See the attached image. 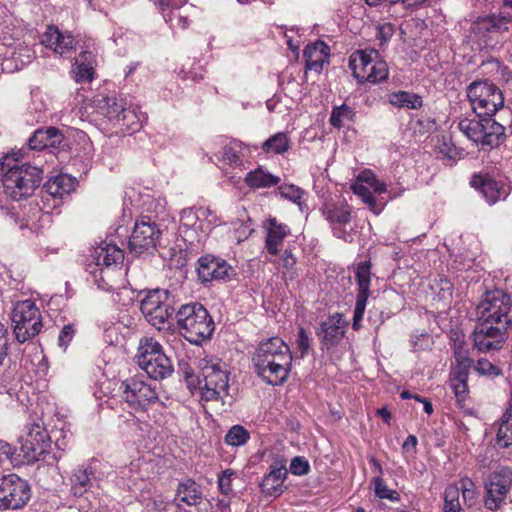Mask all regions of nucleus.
<instances>
[{"instance_id":"59","label":"nucleus","mask_w":512,"mask_h":512,"mask_svg":"<svg viewBox=\"0 0 512 512\" xmlns=\"http://www.w3.org/2000/svg\"><path fill=\"white\" fill-rule=\"evenodd\" d=\"M457 366L455 370L453 371L452 375H459L462 378L468 377V371L470 367L472 366V359H465V360H456Z\"/></svg>"},{"instance_id":"55","label":"nucleus","mask_w":512,"mask_h":512,"mask_svg":"<svg viewBox=\"0 0 512 512\" xmlns=\"http://www.w3.org/2000/svg\"><path fill=\"white\" fill-rule=\"evenodd\" d=\"M280 195L292 202H298L302 197V191L295 185H281L278 188Z\"/></svg>"},{"instance_id":"57","label":"nucleus","mask_w":512,"mask_h":512,"mask_svg":"<svg viewBox=\"0 0 512 512\" xmlns=\"http://www.w3.org/2000/svg\"><path fill=\"white\" fill-rule=\"evenodd\" d=\"M297 349L300 351V356L304 357L310 348V339L304 328L300 327L296 338Z\"/></svg>"},{"instance_id":"64","label":"nucleus","mask_w":512,"mask_h":512,"mask_svg":"<svg viewBox=\"0 0 512 512\" xmlns=\"http://www.w3.org/2000/svg\"><path fill=\"white\" fill-rule=\"evenodd\" d=\"M454 356L456 360H465L469 359L467 350L464 349L461 343L455 345L454 347Z\"/></svg>"},{"instance_id":"3","label":"nucleus","mask_w":512,"mask_h":512,"mask_svg":"<svg viewBox=\"0 0 512 512\" xmlns=\"http://www.w3.org/2000/svg\"><path fill=\"white\" fill-rule=\"evenodd\" d=\"M3 191L14 201H20L33 195L42 181V170L36 166L23 163L18 164L17 159L5 156L0 162Z\"/></svg>"},{"instance_id":"27","label":"nucleus","mask_w":512,"mask_h":512,"mask_svg":"<svg viewBox=\"0 0 512 512\" xmlns=\"http://www.w3.org/2000/svg\"><path fill=\"white\" fill-rule=\"evenodd\" d=\"M482 140L483 149L497 147L505 136V128L497 123L492 116H482Z\"/></svg>"},{"instance_id":"36","label":"nucleus","mask_w":512,"mask_h":512,"mask_svg":"<svg viewBox=\"0 0 512 512\" xmlns=\"http://www.w3.org/2000/svg\"><path fill=\"white\" fill-rule=\"evenodd\" d=\"M496 440L503 448L512 445V398L498 428Z\"/></svg>"},{"instance_id":"13","label":"nucleus","mask_w":512,"mask_h":512,"mask_svg":"<svg viewBox=\"0 0 512 512\" xmlns=\"http://www.w3.org/2000/svg\"><path fill=\"white\" fill-rule=\"evenodd\" d=\"M168 296L167 290L154 289L148 291L140 303V309L147 321L159 330L164 328L174 312L168 303Z\"/></svg>"},{"instance_id":"35","label":"nucleus","mask_w":512,"mask_h":512,"mask_svg":"<svg viewBox=\"0 0 512 512\" xmlns=\"http://www.w3.org/2000/svg\"><path fill=\"white\" fill-rule=\"evenodd\" d=\"M390 104L398 108L418 109L422 107V98L411 92L398 91L389 94Z\"/></svg>"},{"instance_id":"61","label":"nucleus","mask_w":512,"mask_h":512,"mask_svg":"<svg viewBox=\"0 0 512 512\" xmlns=\"http://www.w3.org/2000/svg\"><path fill=\"white\" fill-rule=\"evenodd\" d=\"M295 264L296 258L290 251L285 250L283 255L281 256L280 265L287 271H290L294 268Z\"/></svg>"},{"instance_id":"50","label":"nucleus","mask_w":512,"mask_h":512,"mask_svg":"<svg viewBox=\"0 0 512 512\" xmlns=\"http://www.w3.org/2000/svg\"><path fill=\"white\" fill-rule=\"evenodd\" d=\"M475 370L482 376L497 377L502 374V369L491 363L489 360L481 358L475 365Z\"/></svg>"},{"instance_id":"18","label":"nucleus","mask_w":512,"mask_h":512,"mask_svg":"<svg viewBox=\"0 0 512 512\" xmlns=\"http://www.w3.org/2000/svg\"><path fill=\"white\" fill-rule=\"evenodd\" d=\"M347 323L340 313L330 315L320 325L317 335L320 339L322 349L336 347L345 336Z\"/></svg>"},{"instance_id":"33","label":"nucleus","mask_w":512,"mask_h":512,"mask_svg":"<svg viewBox=\"0 0 512 512\" xmlns=\"http://www.w3.org/2000/svg\"><path fill=\"white\" fill-rule=\"evenodd\" d=\"M325 219L335 229L336 225H346L351 220V209L348 205H327L323 211Z\"/></svg>"},{"instance_id":"11","label":"nucleus","mask_w":512,"mask_h":512,"mask_svg":"<svg viewBox=\"0 0 512 512\" xmlns=\"http://www.w3.org/2000/svg\"><path fill=\"white\" fill-rule=\"evenodd\" d=\"M31 498L28 482L16 474L0 477V510H19L27 505Z\"/></svg>"},{"instance_id":"34","label":"nucleus","mask_w":512,"mask_h":512,"mask_svg":"<svg viewBox=\"0 0 512 512\" xmlns=\"http://www.w3.org/2000/svg\"><path fill=\"white\" fill-rule=\"evenodd\" d=\"M176 499L182 503L193 506L202 500V493L194 481H187L179 484Z\"/></svg>"},{"instance_id":"56","label":"nucleus","mask_w":512,"mask_h":512,"mask_svg":"<svg viewBox=\"0 0 512 512\" xmlns=\"http://www.w3.org/2000/svg\"><path fill=\"white\" fill-rule=\"evenodd\" d=\"M309 463L304 457H295L290 464V472L294 475H305L309 472Z\"/></svg>"},{"instance_id":"8","label":"nucleus","mask_w":512,"mask_h":512,"mask_svg":"<svg viewBox=\"0 0 512 512\" xmlns=\"http://www.w3.org/2000/svg\"><path fill=\"white\" fill-rule=\"evenodd\" d=\"M11 320L16 340L24 343L38 335L43 327L39 308L31 300L19 301L14 305Z\"/></svg>"},{"instance_id":"51","label":"nucleus","mask_w":512,"mask_h":512,"mask_svg":"<svg viewBox=\"0 0 512 512\" xmlns=\"http://www.w3.org/2000/svg\"><path fill=\"white\" fill-rule=\"evenodd\" d=\"M467 378L459 375H452L450 380L451 388L459 401H463L468 393Z\"/></svg>"},{"instance_id":"52","label":"nucleus","mask_w":512,"mask_h":512,"mask_svg":"<svg viewBox=\"0 0 512 512\" xmlns=\"http://www.w3.org/2000/svg\"><path fill=\"white\" fill-rule=\"evenodd\" d=\"M375 494L381 499L396 501L399 499L397 491L390 489L381 478L374 479Z\"/></svg>"},{"instance_id":"14","label":"nucleus","mask_w":512,"mask_h":512,"mask_svg":"<svg viewBox=\"0 0 512 512\" xmlns=\"http://www.w3.org/2000/svg\"><path fill=\"white\" fill-rule=\"evenodd\" d=\"M122 398L135 410H145L158 400L156 386L139 378H130L121 383Z\"/></svg>"},{"instance_id":"39","label":"nucleus","mask_w":512,"mask_h":512,"mask_svg":"<svg viewBox=\"0 0 512 512\" xmlns=\"http://www.w3.org/2000/svg\"><path fill=\"white\" fill-rule=\"evenodd\" d=\"M443 512H464L460 502V488L456 484H450L444 491Z\"/></svg>"},{"instance_id":"30","label":"nucleus","mask_w":512,"mask_h":512,"mask_svg":"<svg viewBox=\"0 0 512 512\" xmlns=\"http://www.w3.org/2000/svg\"><path fill=\"white\" fill-rule=\"evenodd\" d=\"M371 57H379L378 51L374 49L359 50L351 54L349 66L358 82L363 83L369 77L368 74H365V69L368 61H371Z\"/></svg>"},{"instance_id":"54","label":"nucleus","mask_w":512,"mask_h":512,"mask_svg":"<svg viewBox=\"0 0 512 512\" xmlns=\"http://www.w3.org/2000/svg\"><path fill=\"white\" fill-rule=\"evenodd\" d=\"M235 475V472L231 469H226L222 472V474L218 477V486L222 494L230 495L233 491L232 488V477Z\"/></svg>"},{"instance_id":"49","label":"nucleus","mask_w":512,"mask_h":512,"mask_svg":"<svg viewBox=\"0 0 512 512\" xmlns=\"http://www.w3.org/2000/svg\"><path fill=\"white\" fill-rule=\"evenodd\" d=\"M389 70L385 61L379 58L373 64L372 69L369 70V77L365 79V82L379 83L388 78Z\"/></svg>"},{"instance_id":"15","label":"nucleus","mask_w":512,"mask_h":512,"mask_svg":"<svg viewBox=\"0 0 512 512\" xmlns=\"http://www.w3.org/2000/svg\"><path fill=\"white\" fill-rule=\"evenodd\" d=\"M512 485V470L501 467L494 471L485 482V506L489 510H496L505 500Z\"/></svg>"},{"instance_id":"62","label":"nucleus","mask_w":512,"mask_h":512,"mask_svg":"<svg viewBox=\"0 0 512 512\" xmlns=\"http://www.w3.org/2000/svg\"><path fill=\"white\" fill-rule=\"evenodd\" d=\"M13 454L14 451L11 445L3 440H0V464L5 460H9Z\"/></svg>"},{"instance_id":"43","label":"nucleus","mask_w":512,"mask_h":512,"mask_svg":"<svg viewBox=\"0 0 512 512\" xmlns=\"http://www.w3.org/2000/svg\"><path fill=\"white\" fill-rule=\"evenodd\" d=\"M355 113L353 109L345 104L334 107L330 117V123L336 128H340L347 122H352Z\"/></svg>"},{"instance_id":"23","label":"nucleus","mask_w":512,"mask_h":512,"mask_svg":"<svg viewBox=\"0 0 512 512\" xmlns=\"http://www.w3.org/2000/svg\"><path fill=\"white\" fill-rule=\"evenodd\" d=\"M471 185L480 190L489 204H494L508 195L506 185L488 176L474 175L471 179Z\"/></svg>"},{"instance_id":"25","label":"nucleus","mask_w":512,"mask_h":512,"mask_svg":"<svg viewBox=\"0 0 512 512\" xmlns=\"http://www.w3.org/2000/svg\"><path fill=\"white\" fill-rule=\"evenodd\" d=\"M95 112L106 118L113 126L120 124V117L125 109L123 103L115 97H98L93 100Z\"/></svg>"},{"instance_id":"48","label":"nucleus","mask_w":512,"mask_h":512,"mask_svg":"<svg viewBox=\"0 0 512 512\" xmlns=\"http://www.w3.org/2000/svg\"><path fill=\"white\" fill-rule=\"evenodd\" d=\"M207 214L208 210L205 208H199L197 210L193 208H186L182 210L180 214V222L185 227L196 228L199 219Z\"/></svg>"},{"instance_id":"17","label":"nucleus","mask_w":512,"mask_h":512,"mask_svg":"<svg viewBox=\"0 0 512 512\" xmlns=\"http://www.w3.org/2000/svg\"><path fill=\"white\" fill-rule=\"evenodd\" d=\"M197 264L198 277L203 283L213 280H229L235 275V270L230 264L213 255L200 257Z\"/></svg>"},{"instance_id":"29","label":"nucleus","mask_w":512,"mask_h":512,"mask_svg":"<svg viewBox=\"0 0 512 512\" xmlns=\"http://www.w3.org/2000/svg\"><path fill=\"white\" fill-rule=\"evenodd\" d=\"M244 145L238 140H230L224 145L221 157L218 158L221 168H239L243 169L242 152Z\"/></svg>"},{"instance_id":"2","label":"nucleus","mask_w":512,"mask_h":512,"mask_svg":"<svg viewBox=\"0 0 512 512\" xmlns=\"http://www.w3.org/2000/svg\"><path fill=\"white\" fill-rule=\"evenodd\" d=\"M292 360L289 346L279 337L260 342L252 357L258 376L271 385L286 381Z\"/></svg>"},{"instance_id":"42","label":"nucleus","mask_w":512,"mask_h":512,"mask_svg":"<svg viewBox=\"0 0 512 512\" xmlns=\"http://www.w3.org/2000/svg\"><path fill=\"white\" fill-rule=\"evenodd\" d=\"M250 438V433L241 425L232 426L225 435V443L232 447L243 446Z\"/></svg>"},{"instance_id":"58","label":"nucleus","mask_w":512,"mask_h":512,"mask_svg":"<svg viewBox=\"0 0 512 512\" xmlns=\"http://www.w3.org/2000/svg\"><path fill=\"white\" fill-rule=\"evenodd\" d=\"M394 34V27L390 23H384L377 27L376 38L380 44L386 43Z\"/></svg>"},{"instance_id":"9","label":"nucleus","mask_w":512,"mask_h":512,"mask_svg":"<svg viewBox=\"0 0 512 512\" xmlns=\"http://www.w3.org/2000/svg\"><path fill=\"white\" fill-rule=\"evenodd\" d=\"M472 110L479 116H493L504 105L501 90L488 81H474L467 87Z\"/></svg>"},{"instance_id":"46","label":"nucleus","mask_w":512,"mask_h":512,"mask_svg":"<svg viewBox=\"0 0 512 512\" xmlns=\"http://www.w3.org/2000/svg\"><path fill=\"white\" fill-rule=\"evenodd\" d=\"M458 488H460V492L462 493L464 504L467 507L475 505L477 500V491L474 482L468 477L462 478L459 481Z\"/></svg>"},{"instance_id":"60","label":"nucleus","mask_w":512,"mask_h":512,"mask_svg":"<svg viewBox=\"0 0 512 512\" xmlns=\"http://www.w3.org/2000/svg\"><path fill=\"white\" fill-rule=\"evenodd\" d=\"M7 357V329L0 322V366Z\"/></svg>"},{"instance_id":"53","label":"nucleus","mask_w":512,"mask_h":512,"mask_svg":"<svg viewBox=\"0 0 512 512\" xmlns=\"http://www.w3.org/2000/svg\"><path fill=\"white\" fill-rule=\"evenodd\" d=\"M192 9L191 7L188 8H181L178 11H175V14L173 16L172 22H168L170 27L175 29H186L189 26V12L188 10Z\"/></svg>"},{"instance_id":"44","label":"nucleus","mask_w":512,"mask_h":512,"mask_svg":"<svg viewBox=\"0 0 512 512\" xmlns=\"http://www.w3.org/2000/svg\"><path fill=\"white\" fill-rule=\"evenodd\" d=\"M141 126V120L139 115L136 113L134 109L125 108L121 117L120 124H117L116 127H119L121 131H137Z\"/></svg>"},{"instance_id":"20","label":"nucleus","mask_w":512,"mask_h":512,"mask_svg":"<svg viewBox=\"0 0 512 512\" xmlns=\"http://www.w3.org/2000/svg\"><path fill=\"white\" fill-rule=\"evenodd\" d=\"M287 460L284 457L277 456L270 465L269 473L261 482V489L267 495H280L283 492L284 480L287 476Z\"/></svg>"},{"instance_id":"63","label":"nucleus","mask_w":512,"mask_h":512,"mask_svg":"<svg viewBox=\"0 0 512 512\" xmlns=\"http://www.w3.org/2000/svg\"><path fill=\"white\" fill-rule=\"evenodd\" d=\"M74 330L70 325H66L60 332L59 343L61 346H66L72 339Z\"/></svg>"},{"instance_id":"7","label":"nucleus","mask_w":512,"mask_h":512,"mask_svg":"<svg viewBox=\"0 0 512 512\" xmlns=\"http://www.w3.org/2000/svg\"><path fill=\"white\" fill-rule=\"evenodd\" d=\"M136 362L154 380L169 377L173 371L171 359L164 353L162 345L152 337L140 340Z\"/></svg>"},{"instance_id":"28","label":"nucleus","mask_w":512,"mask_h":512,"mask_svg":"<svg viewBox=\"0 0 512 512\" xmlns=\"http://www.w3.org/2000/svg\"><path fill=\"white\" fill-rule=\"evenodd\" d=\"M95 55L92 51L84 50L76 58L72 68L76 82H91L94 77Z\"/></svg>"},{"instance_id":"10","label":"nucleus","mask_w":512,"mask_h":512,"mask_svg":"<svg viewBox=\"0 0 512 512\" xmlns=\"http://www.w3.org/2000/svg\"><path fill=\"white\" fill-rule=\"evenodd\" d=\"M162 231L148 216L136 220L129 239V249L136 256L153 254L160 244Z\"/></svg>"},{"instance_id":"5","label":"nucleus","mask_w":512,"mask_h":512,"mask_svg":"<svg viewBox=\"0 0 512 512\" xmlns=\"http://www.w3.org/2000/svg\"><path fill=\"white\" fill-rule=\"evenodd\" d=\"M122 259V251L115 245L105 244L94 248L87 271L99 290L108 292L115 289V276L120 273L117 265Z\"/></svg>"},{"instance_id":"1","label":"nucleus","mask_w":512,"mask_h":512,"mask_svg":"<svg viewBox=\"0 0 512 512\" xmlns=\"http://www.w3.org/2000/svg\"><path fill=\"white\" fill-rule=\"evenodd\" d=\"M510 296L501 289L487 291L477 306V316L481 320L473 332L474 346L482 352L498 350L506 340L511 325L509 312Z\"/></svg>"},{"instance_id":"31","label":"nucleus","mask_w":512,"mask_h":512,"mask_svg":"<svg viewBox=\"0 0 512 512\" xmlns=\"http://www.w3.org/2000/svg\"><path fill=\"white\" fill-rule=\"evenodd\" d=\"M75 181L67 174H60L47 181L44 188L47 194L53 198L62 199L64 196L69 195L74 190Z\"/></svg>"},{"instance_id":"41","label":"nucleus","mask_w":512,"mask_h":512,"mask_svg":"<svg viewBox=\"0 0 512 512\" xmlns=\"http://www.w3.org/2000/svg\"><path fill=\"white\" fill-rule=\"evenodd\" d=\"M166 22H172L175 11L183 8L186 0H152Z\"/></svg>"},{"instance_id":"16","label":"nucleus","mask_w":512,"mask_h":512,"mask_svg":"<svg viewBox=\"0 0 512 512\" xmlns=\"http://www.w3.org/2000/svg\"><path fill=\"white\" fill-rule=\"evenodd\" d=\"M355 278L358 285V294L354 308L352 327L354 330H358L364 316L367 300L370 296L371 263L369 261H363L357 265Z\"/></svg>"},{"instance_id":"38","label":"nucleus","mask_w":512,"mask_h":512,"mask_svg":"<svg viewBox=\"0 0 512 512\" xmlns=\"http://www.w3.org/2000/svg\"><path fill=\"white\" fill-rule=\"evenodd\" d=\"M90 474L88 469L78 468L71 477V490L75 496H82L90 487Z\"/></svg>"},{"instance_id":"6","label":"nucleus","mask_w":512,"mask_h":512,"mask_svg":"<svg viewBox=\"0 0 512 512\" xmlns=\"http://www.w3.org/2000/svg\"><path fill=\"white\" fill-rule=\"evenodd\" d=\"M177 326L181 335L192 344L209 339L214 323L208 311L199 303L182 305L176 313Z\"/></svg>"},{"instance_id":"26","label":"nucleus","mask_w":512,"mask_h":512,"mask_svg":"<svg viewBox=\"0 0 512 512\" xmlns=\"http://www.w3.org/2000/svg\"><path fill=\"white\" fill-rule=\"evenodd\" d=\"M303 57L306 69L320 72L329 57V47L323 41L310 43L305 47Z\"/></svg>"},{"instance_id":"12","label":"nucleus","mask_w":512,"mask_h":512,"mask_svg":"<svg viewBox=\"0 0 512 512\" xmlns=\"http://www.w3.org/2000/svg\"><path fill=\"white\" fill-rule=\"evenodd\" d=\"M511 16L491 15L480 18L471 26V36L480 49L493 48L501 33L509 30Z\"/></svg>"},{"instance_id":"21","label":"nucleus","mask_w":512,"mask_h":512,"mask_svg":"<svg viewBox=\"0 0 512 512\" xmlns=\"http://www.w3.org/2000/svg\"><path fill=\"white\" fill-rule=\"evenodd\" d=\"M47 434L39 427L32 429L21 440V451L28 461H37L47 452Z\"/></svg>"},{"instance_id":"19","label":"nucleus","mask_w":512,"mask_h":512,"mask_svg":"<svg viewBox=\"0 0 512 512\" xmlns=\"http://www.w3.org/2000/svg\"><path fill=\"white\" fill-rule=\"evenodd\" d=\"M41 44L61 57H70L76 48V41L71 33L61 32L55 26L47 27L41 37Z\"/></svg>"},{"instance_id":"40","label":"nucleus","mask_w":512,"mask_h":512,"mask_svg":"<svg viewBox=\"0 0 512 512\" xmlns=\"http://www.w3.org/2000/svg\"><path fill=\"white\" fill-rule=\"evenodd\" d=\"M289 148V139L285 133H277L266 140L263 145V151L274 154H281Z\"/></svg>"},{"instance_id":"24","label":"nucleus","mask_w":512,"mask_h":512,"mask_svg":"<svg viewBox=\"0 0 512 512\" xmlns=\"http://www.w3.org/2000/svg\"><path fill=\"white\" fill-rule=\"evenodd\" d=\"M64 141L62 132L54 127L40 128L29 139V147L32 150H43L59 147Z\"/></svg>"},{"instance_id":"45","label":"nucleus","mask_w":512,"mask_h":512,"mask_svg":"<svg viewBox=\"0 0 512 512\" xmlns=\"http://www.w3.org/2000/svg\"><path fill=\"white\" fill-rule=\"evenodd\" d=\"M351 189L365 204L370 207L374 213L378 214L381 211V209L377 208L376 200L368 186L363 185V183L356 179V181L351 185Z\"/></svg>"},{"instance_id":"37","label":"nucleus","mask_w":512,"mask_h":512,"mask_svg":"<svg viewBox=\"0 0 512 512\" xmlns=\"http://www.w3.org/2000/svg\"><path fill=\"white\" fill-rule=\"evenodd\" d=\"M458 128L468 139L481 145L482 118L479 120L463 118L459 121Z\"/></svg>"},{"instance_id":"22","label":"nucleus","mask_w":512,"mask_h":512,"mask_svg":"<svg viewBox=\"0 0 512 512\" xmlns=\"http://www.w3.org/2000/svg\"><path fill=\"white\" fill-rule=\"evenodd\" d=\"M266 231V248L271 255H277L283 245L284 239L290 234V228L279 222L275 217L268 218L263 223Z\"/></svg>"},{"instance_id":"4","label":"nucleus","mask_w":512,"mask_h":512,"mask_svg":"<svg viewBox=\"0 0 512 512\" xmlns=\"http://www.w3.org/2000/svg\"><path fill=\"white\" fill-rule=\"evenodd\" d=\"M201 378L199 388L201 399L206 402L230 404L229 371L227 365L219 359H202L200 361Z\"/></svg>"},{"instance_id":"32","label":"nucleus","mask_w":512,"mask_h":512,"mask_svg":"<svg viewBox=\"0 0 512 512\" xmlns=\"http://www.w3.org/2000/svg\"><path fill=\"white\" fill-rule=\"evenodd\" d=\"M244 182L250 188L260 189L277 185L280 182V178L258 168L248 172L244 178Z\"/></svg>"},{"instance_id":"47","label":"nucleus","mask_w":512,"mask_h":512,"mask_svg":"<svg viewBox=\"0 0 512 512\" xmlns=\"http://www.w3.org/2000/svg\"><path fill=\"white\" fill-rule=\"evenodd\" d=\"M357 180L363 183V185L368 186L376 194L385 193L387 190L386 184L379 181L371 170L361 172Z\"/></svg>"}]
</instances>
